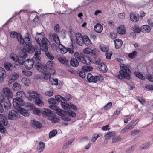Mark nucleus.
I'll return each mask as SVG.
<instances>
[{
    "mask_svg": "<svg viewBox=\"0 0 153 153\" xmlns=\"http://www.w3.org/2000/svg\"><path fill=\"white\" fill-rule=\"evenodd\" d=\"M37 42L40 45V49L43 51L45 52V54L48 58L52 60L54 59V57L48 51V46L50 45V41L47 38H44L43 40V42L41 45V42L42 41L39 39V38H36Z\"/></svg>",
    "mask_w": 153,
    "mask_h": 153,
    "instance_id": "nucleus-2",
    "label": "nucleus"
},
{
    "mask_svg": "<svg viewBox=\"0 0 153 153\" xmlns=\"http://www.w3.org/2000/svg\"><path fill=\"white\" fill-rule=\"evenodd\" d=\"M31 123L37 128H39L41 127L42 124L39 122L33 120H31Z\"/></svg>",
    "mask_w": 153,
    "mask_h": 153,
    "instance_id": "nucleus-33",
    "label": "nucleus"
},
{
    "mask_svg": "<svg viewBox=\"0 0 153 153\" xmlns=\"http://www.w3.org/2000/svg\"><path fill=\"white\" fill-rule=\"evenodd\" d=\"M79 75L82 78H85L86 76L85 71H80L79 73Z\"/></svg>",
    "mask_w": 153,
    "mask_h": 153,
    "instance_id": "nucleus-62",
    "label": "nucleus"
},
{
    "mask_svg": "<svg viewBox=\"0 0 153 153\" xmlns=\"http://www.w3.org/2000/svg\"><path fill=\"white\" fill-rule=\"evenodd\" d=\"M120 66L121 69L119 71L117 77L121 79L124 78L129 79L130 78V74H131V71L128 67L123 64H121Z\"/></svg>",
    "mask_w": 153,
    "mask_h": 153,
    "instance_id": "nucleus-3",
    "label": "nucleus"
},
{
    "mask_svg": "<svg viewBox=\"0 0 153 153\" xmlns=\"http://www.w3.org/2000/svg\"><path fill=\"white\" fill-rule=\"evenodd\" d=\"M49 120L53 123H57L59 121L58 117L55 115V112L53 116L49 117Z\"/></svg>",
    "mask_w": 153,
    "mask_h": 153,
    "instance_id": "nucleus-30",
    "label": "nucleus"
},
{
    "mask_svg": "<svg viewBox=\"0 0 153 153\" xmlns=\"http://www.w3.org/2000/svg\"><path fill=\"white\" fill-rule=\"evenodd\" d=\"M50 36H52L56 43L58 45L60 43V42L58 36L56 34H53L50 35Z\"/></svg>",
    "mask_w": 153,
    "mask_h": 153,
    "instance_id": "nucleus-32",
    "label": "nucleus"
},
{
    "mask_svg": "<svg viewBox=\"0 0 153 153\" xmlns=\"http://www.w3.org/2000/svg\"><path fill=\"white\" fill-rule=\"evenodd\" d=\"M55 100H56L57 101L60 102L61 104V102H63L62 101V100L66 102V100L65 98H64L62 97L60 95H56L55 97Z\"/></svg>",
    "mask_w": 153,
    "mask_h": 153,
    "instance_id": "nucleus-39",
    "label": "nucleus"
},
{
    "mask_svg": "<svg viewBox=\"0 0 153 153\" xmlns=\"http://www.w3.org/2000/svg\"><path fill=\"white\" fill-rule=\"evenodd\" d=\"M0 124L4 126L7 125L8 124V121L6 118L2 114H0Z\"/></svg>",
    "mask_w": 153,
    "mask_h": 153,
    "instance_id": "nucleus-21",
    "label": "nucleus"
},
{
    "mask_svg": "<svg viewBox=\"0 0 153 153\" xmlns=\"http://www.w3.org/2000/svg\"><path fill=\"white\" fill-rule=\"evenodd\" d=\"M21 86L18 83H16L13 84V89L15 91H17L21 88Z\"/></svg>",
    "mask_w": 153,
    "mask_h": 153,
    "instance_id": "nucleus-42",
    "label": "nucleus"
},
{
    "mask_svg": "<svg viewBox=\"0 0 153 153\" xmlns=\"http://www.w3.org/2000/svg\"><path fill=\"white\" fill-rule=\"evenodd\" d=\"M17 113L13 110L10 111L8 114V119L10 120H15L18 117Z\"/></svg>",
    "mask_w": 153,
    "mask_h": 153,
    "instance_id": "nucleus-16",
    "label": "nucleus"
},
{
    "mask_svg": "<svg viewBox=\"0 0 153 153\" xmlns=\"http://www.w3.org/2000/svg\"><path fill=\"white\" fill-rule=\"evenodd\" d=\"M28 93L30 97L29 99L30 101L32 100L31 99V98L35 100V104L39 106H42L44 105L43 102L40 99V95L37 92L30 90L29 91Z\"/></svg>",
    "mask_w": 153,
    "mask_h": 153,
    "instance_id": "nucleus-5",
    "label": "nucleus"
},
{
    "mask_svg": "<svg viewBox=\"0 0 153 153\" xmlns=\"http://www.w3.org/2000/svg\"><path fill=\"white\" fill-rule=\"evenodd\" d=\"M36 59L35 56L33 57L32 59H28L25 61V67L28 70L31 69L33 66L34 64L36 63Z\"/></svg>",
    "mask_w": 153,
    "mask_h": 153,
    "instance_id": "nucleus-8",
    "label": "nucleus"
},
{
    "mask_svg": "<svg viewBox=\"0 0 153 153\" xmlns=\"http://www.w3.org/2000/svg\"><path fill=\"white\" fill-rule=\"evenodd\" d=\"M44 33L43 32H42L40 33H38V32H37L36 33V36L35 37V39L36 41V42L38 43V44L40 46V45H39V44L37 42V40L36 39V38H39V40H41L42 42H41V45H42V42H43V40L44 38H45L44 37Z\"/></svg>",
    "mask_w": 153,
    "mask_h": 153,
    "instance_id": "nucleus-13",
    "label": "nucleus"
},
{
    "mask_svg": "<svg viewBox=\"0 0 153 153\" xmlns=\"http://www.w3.org/2000/svg\"><path fill=\"white\" fill-rule=\"evenodd\" d=\"M146 79L148 80L153 82V76L150 74H148L146 76Z\"/></svg>",
    "mask_w": 153,
    "mask_h": 153,
    "instance_id": "nucleus-63",
    "label": "nucleus"
},
{
    "mask_svg": "<svg viewBox=\"0 0 153 153\" xmlns=\"http://www.w3.org/2000/svg\"><path fill=\"white\" fill-rule=\"evenodd\" d=\"M3 91L4 95L7 98H10L12 97V93L9 88H3Z\"/></svg>",
    "mask_w": 153,
    "mask_h": 153,
    "instance_id": "nucleus-12",
    "label": "nucleus"
},
{
    "mask_svg": "<svg viewBox=\"0 0 153 153\" xmlns=\"http://www.w3.org/2000/svg\"><path fill=\"white\" fill-rule=\"evenodd\" d=\"M46 67L47 68L50 70H52L55 68V64L53 62L49 61L47 62Z\"/></svg>",
    "mask_w": 153,
    "mask_h": 153,
    "instance_id": "nucleus-31",
    "label": "nucleus"
},
{
    "mask_svg": "<svg viewBox=\"0 0 153 153\" xmlns=\"http://www.w3.org/2000/svg\"><path fill=\"white\" fill-rule=\"evenodd\" d=\"M5 72L4 69L1 67H0V83H2L4 81V75Z\"/></svg>",
    "mask_w": 153,
    "mask_h": 153,
    "instance_id": "nucleus-26",
    "label": "nucleus"
},
{
    "mask_svg": "<svg viewBox=\"0 0 153 153\" xmlns=\"http://www.w3.org/2000/svg\"><path fill=\"white\" fill-rule=\"evenodd\" d=\"M48 102L50 104L55 105L56 104V100L53 98H51L48 100Z\"/></svg>",
    "mask_w": 153,
    "mask_h": 153,
    "instance_id": "nucleus-58",
    "label": "nucleus"
},
{
    "mask_svg": "<svg viewBox=\"0 0 153 153\" xmlns=\"http://www.w3.org/2000/svg\"><path fill=\"white\" fill-rule=\"evenodd\" d=\"M27 106L34 114L39 116L41 115V111L39 109L36 108L33 104L31 103H27Z\"/></svg>",
    "mask_w": 153,
    "mask_h": 153,
    "instance_id": "nucleus-9",
    "label": "nucleus"
},
{
    "mask_svg": "<svg viewBox=\"0 0 153 153\" xmlns=\"http://www.w3.org/2000/svg\"><path fill=\"white\" fill-rule=\"evenodd\" d=\"M130 16V19L132 21L135 22L138 21L139 19L138 17L136 16L134 14H131Z\"/></svg>",
    "mask_w": 153,
    "mask_h": 153,
    "instance_id": "nucleus-40",
    "label": "nucleus"
},
{
    "mask_svg": "<svg viewBox=\"0 0 153 153\" xmlns=\"http://www.w3.org/2000/svg\"><path fill=\"white\" fill-rule=\"evenodd\" d=\"M42 77L45 79L48 80L50 79L51 74L48 72H44L42 74Z\"/></svg>",
    "mask_w": 153,
    "mask_h": 153,
    "instance_id": "nucleus-35",
    "label": "nucleus"
},
{
    "mask_svg": "<svg viewBox=\"0 0 153 153\" xmlns=\"http://www.w3.org/2000/svg\"><path fill=\"white\" fill-rule=\"evenodd\" d=\"M82 69L84 71L88 72L91 71L93 68L90 66H83Z\"/></svg>",
    "mask_w": 153,
    "mask_h": 153,
    "instance_id": "nucleus-49",
    "label": "nucleus"
},
{
    "mask_svg": "<svg viewBox=\"0 0 153 153\" xmlns=\"http://www.w3.org/2000/svg\"><path fill=\"white\" fill-rule=\"evenodd\" d=\"M24 40V43H25L26 45H30L31 44L32 40L31 36L28 33L26 34Z\"/></svg>",
    "mask_w": 153,
    "mask_h": 153,
    "instance_id": "nucleus-17",
    "label": "nucleus"
},
{
    "mask_svg": "<svg viewBox=\"0 0 153 153\" xmlns=\"http://www.w3.org/2000/svg\"><path fill=\"white\" fill-rule=\"evenodd\" d=\"M61 105L62 107L65 110H63V113L64 114V116L67 117L66 116L67 115L72 117H74L76 116V113L74 111L70 110L71 108L73 109L74 110H76L77 108L75 105L67 104L65 102H61Z\"/></svg>",
    "mask_w": 153,
    "mask_h": 153,
    "instance_id": "nucleus-1",
    "label": "nucleus"
},
{
    "mask_svg": "<svg viewBox=\"0 0 153 153\" xmlns=\"http://www.w3.org/2000/svg\"><path fill=\"white\" fill-rule=\"evenodd\" d=\"M117 31L119 34L123 35L126 33V29L124 26L121 25L117 28Z\"/></svg>",
    "mask_w": 153,
    "mask_h": 153,
    "instance_id": "nucleus-15",
    "label": "nucleus"
},
{
    "mask_svg": "<svg viewBox=\"0 0 153 153\" xmlns=\"http://www.w3.org/2000/svg\"><path fill=\"white\" fill-rule=\"evenodd\" d=\"M101 135V134H94L91 139V141L94 142Z\"/></svg>",
    "mask_w": 153,
    "mask_h": 153,
    "instance_id": "nucleus-43",
    "label": "nucleus"
},
{
    "mask_svg": "<svg viewBox=\"0 0 153 153\" xmlns=\"http://www.w3.org/2000/svg\"><path fill=\"white\" fill-rule=\"evenodd\" d=\"M55 112L51 111L49 109H47L44 111L42 113V114L44 117H46V116L49 117L54 115Z\"/></svg>",
    "mask_w": 153,
    "mask_h": 153,
    "instance_id": "nucleus-14",
    "label": "nucleus"
},
{
    "mask_svg": "<svg viewBox=\"0 0 153 153\" xmlns=\"http://www.w3.org/2000/svg\"><path fill=\"white\" fill-rule=\"evenodd\" d=\"M115 135V133L114 131L108 132L105 136L106 139L107 140L109 139L110 138L114 137Z\"/></svg>",
    "mask_w": 153,
    "mask_h": 153,
    "instance_id": "nucleus-37",
    "label": "nucleus"
},
{
    "mask_svg": "<svg viewBox=\"0 0 153 153\" xmlns=\"http://www.w3.org/2000/svg\"><path fill=\"white\" fill-rule=\"evenodd\" d=\"M16 98L18 99H14L13 100V104L14 107L23 106L24 103L23 99L25 97V94L22 91L18 92L16 94Z\"/></svg>",
    "mask_w": 153,
    "mask_h": 153,
    "instance_id": "nucleus-4",
    "label": "nucleus"
},
{
    "mask_svg": "<svg viewBox=\"0 0 153 153\" xmlns=\"http://www.w3.org/2000/svg\"><path fill=\"white\" fill-rule=\"evenodd\" d=\"M78 60L76 59H75L74 58H72L70 62L71 65L74 67L78 66L79 65V63Z\"/></svg>",
    "mask_w": 153,
    "mask_h": 153,
    "instance_id": "nucleus-28",
    "label": "nucleus"
},
{
    "mask_svg": "<svg viewBox=\"0 0 153 153\" xmlns=\"http://www.w3.org/2000/svg\"><path fill=\"white\" fill-rule=\"evenodd\" d=\"M22 82L26 86H28L30 83V80L25 77H23L22 79Z\"/></svg>",
    "mask_w": 153,
    "mask_h": 153,
    "instance_id": "nucleus-36",
    "label": "nucleus"
},
{
    "mask_svg": "<svg viewBox=\"0 0 153 153\" xmlns=\"http://www.w3.org/2000/svg\"><path fill=\"white\" fill-rule=\"evenodd\" d=\"M45 148V143L43 142H40L37 147V151L39 152H41Z\"/></svg>",
    "mask_w": 153,
    "mask_h": 153,
    "instance_id": "nucleus-27",
    "label": "nucleus"
},
{
    "mask_svg": "<svg viewBox=\"0 0 153 153\" xmlns=\"http://www.w3.org/2000/svg\"><path fill=\"white\" fill-rule=\"evenodd\" d=\"M100 48L104 52H106V53L108 50V47L103 45H100Z\"/></svg>",
    "mask_w": 153,
    "mask_h": 153,
    "instance_id": "nucleus-45",
    "label": "nucleus"
},
{
    "mask_svg": "<svg viewBox=\"0 0 153 153\" xmlns=\"http://www.w3.org/2000/svg\"><path fill=\"white\" fill-rule=\"evenodd\" d=\"M11 59L15 62H17L18 60L19 57L16 54H13L10 55Z\"/></svg>",
    "mask_w": 153,
    "mask_h": 153,
    "instance_id": "nucleus-51",
    "label": "nucleus"
},
{
    "mask_svg": "<svg viewBox=\"0 0 153 153\" xmlns=\"http://www.w3.org/2000/svg\"><path fill=\"white\" fill-rule=\"evenodd\" d=\"M27 56V54L26 52H25L24 51H22L20 55V57L22 59L26 58Z\"/></svg>",
    "mask_w": 153,
    "mask_h": 153,
    "instance_id": "nucleus-59",
    "label": "nucleus"
},
{
    "mask_svg": "<svg viewBox=\"0 0 153 153\" xmlns=\"http://www.w3.org/2000/svg\"><path fill=\"white\" fill-rule=\"evenodd\" d=\"M79 60L82 63L87 65H89L91 62V59L87 56H80Z\"/></svg>",
    "mask_w": 153,
    "mask_h": 153,
    "instance_id": "nucleus-11",
    "label": "nucleus"
},
{
    "mask_svg": "<svg viewBox=\"0 0 153 153\" xmlns=\"http://www.w3.org/2000/svg\"><path fill=\"white\" fill-rule=\"evenodd\" d=\"M58 60L62 63L69 65V63L68 60L65 57H61L58 58Z\"/></svg>",
    "mask_w": 153,
    "mask_h": 153,
    "instance_id": "nucleus-25",
    "label": "nucleus"
},
{
    "mask_svg": "<svg viewBox=\"0 0 153 153\" xmlns=\"http://www.w3.org/2000/svg\"><path fill=\"white\" fill-rule=\"evenodd\" d=\"M99 68L102 72L104 73H105L107 71L106 66L104 63H101L100 64Z\"/></svg>",
    "mask_w": 153,
    "mask_h": 153,
    "instance_id": "nucleus-34",
    "label": "nucleus"
},
{
    "mask_svg": "<svg viewBox=\"0 0 153 153\" xmlns=\"http://www.w3.org/2000/svg\"><path fill=\"white\" fill-rule=\"evenodd\" d=\"M24 50L30 53H32L35 51L34 47L31 44L30 45H27Z\"/></svg>",
    "mask_w": 153,
    "mask_h": 153,
    "instance_id": "nucleus-18",
    "label": "nucleus"
},
{
    "mask_svg": "<svg viewBox=\"0 0 153 153\" xmlns=\"http://www.w3.org/2000/svg\"><path fill=\"white\" fill-rule=\"evenodd\" d=\"M19 106V107H15V108H19V111L20 113L22 115L24 116H29V113L28 112V111L27 110H25L24 108H21Z\"/></svg>",
    "mask_w": 153,
    "mask_h": 153,
    "instance_id": "nucleus-20",
    "label": "nucleus"
},
{
    "mask_svg": "<svg viewBox=\"0 0 153 153\" xmlns=\"http://www.w3.org/2000/svg\"><path fill=\"white\" fill-rule=\"evenodd\" d=\"M16 38L20 43L22 44H24V39L23 38L21 34L20 33L18 34Z\"/></svg>",
    "mask_w": 153,
    "mask_h": 153,
    "instance_id": "nucleus-41",
    "label": "nucleus"
},
{
    "mask_svg": "<svg viewBox=\"0 0 153 153\" xmlns=\"http://www.w3.org/2000/svg\"><path fill=\"white\" fill-rule=\"evenodd\" d=\"M83 44L84 43L87 46L89 47L91 45V43L89 38L86 36H84Z\"/></svg>",
    "mask_w": 153,
    "mask_h": 153,
    "instance_id": "nucleus-29",
    "label": "nucleus"
},
{
    "mask_svg": "<svg viewBox=\"0 0 153 153\" xmlns=\"http://www.w3.org/2000/svg\"><path fill=\"white\" fill-rule=\"evenodd\" d=\"M13 77L12 79L10 80L8 82L9 83H12V81H13L14 80H15L16 79L18 78L19 77V75L16 73H13L12 74Z\"/></svg>",
    "mask_w": 153,
    "mask_h": 153,
    "instance_id": "nucleus-44",
    "label": "nucleus"
},
{
    "mask_svg": "<svg viewBox=\"0 0 153 153\" xmlns=\"http://www.w3.org/2000/svg\"><path fill=\"white\" fill-rule=\"evenodd\" d=\"M99 77L98 76H92V78L90 82L96 83L99 79Z\"/></svg>",
    "mask_w": 153,
    "mask_h": 153,
    "instance_id": "nucleus-50",
    "label": "nucleus"
},
{
    "mask_svg": "<svg viewBox=\"0 0 153 153\" xmlns=\"http://www.w3.org/2000/svg\"><path fill=\"white\" fill-rule=\"evenodd\" d=\"M94 30L98 33H101L103 30V27L99 23L96 24L94 27Z\"/></svg>",
    "mask_w": 153,
    "mask_h": 153,
    "instance_id": "nucleus-19",
    "label": "nucleus"
},
{
    "mask_svg": "<svg viewBox=\"0 0 153 153\" xmlns=\"http://www.w3.org/2000/svg\"><path fill=\"white\" fill-rule=\"evenodd\" d=\"M19 34V33H17L15 31H13L10 33V37L12 38H17V34Z\"/></svg>",
    "mask_w": 153,
    "mask_h": 153,
    "instance_id": "nucleus-57",
    "label": "nucleus"
},
{
    "mask_svg": "<svg viewBox=\"0 0 153 153\" xmlns=\"http://www.w3.org/2000/svg\"><path fill=\"white\" fill-rule=\"evenodd\" d=\"M145 88L150 90H153V85L146 84L145 86Z\"/></svg>",
    "mask_w": 153,
    "mask_h": 153,
    "instance_id": "nucleus-64",
    "label": "nucleus"
},
{
    "mask_svg": "<svg viewBox=\"0 0 153 153\" xmlns=\"http://www.w3.org/2000/svg\"><path fill=\"white\" fill-rule=\"evenodd\" d=\"M112 105V103L111 102H109L107 104L104 106L105 110H108L110 109Z\"/></svg>",
    "mask_w": 153,
    "mask_h": 153,
    "instance_id": "nucleus-53",
    "label": "nucleus"
},
{
    "mask_svg": "<svg viewBox=\"0 0 153 153\" xmlns=\"http://www.w3.org/2000/svg\"><path fill=\"white\" fill-rule=\"evenodd\" d=\"M11 106V104L9 100L7 99L6 101H5L4 103V108L6 110H8L10 108Z\"/></svg>",
    "mask_w": 153,
    "mask_h": 153,
    "instance_id": "nucleus-38",
    "label": "nucleus"
},
{
    "mask_svg": "<svg viewBox=\"0 0 153 153\" xmlns=\"http://www.w3.org/2000/svg\"><path fill=\"white\" fill-rule=\"evenodd\" d=\"M76 36V40L77 43L80 46H82L83 45L84 36L82 37L80 33H77Z\"/></svg>",
    "mask_w": 153,
    "mask_h": 153,
    "instance_id": "nucleus-10",
    "label": "nucleus"
},
{
    "mask_svg": "<svg viewBox=\"0 0 153 153\" xmlns=\"http://www.w3.org/2000/svg\"><path fill=\"white\" fill-rule=\"evenodd\" d=\"M84 53L87 54H90L92 52V50L89 48H86L83 50Z\"/></svg>",
    "mask_w": 153,
    "mask_h": 153,
    "instance_id": "nucleus-54",
    "label": "nucleus"
},
{
    "mask_svg": "<svg viewBox=\"0 0 153 153\" xmlns=\"http://www.w3.org/2000/svg\"><path fill=\"white\" fill-rule=\"evenodd\" d=\"M22 73L24 74L25 76H30L32 74V72L30 71H22Z\"/></svg>",
    "mask_w": 153,
    "mask_h": 153,
    "instance_id": "nucleus-61",
    "label": "nucleus"
},
{
    "mask_svg": "<svg viewBox=\"0 0 153 153\" xmlns=\"http://www.w3.org/2000/svg\"><path fill=\"white\" fill-rule=\"evenodd\" d=\"M150 27L147 25H144L141 28V30L144 33H148L150 30Z\"/></svg>",
    "mask_w": 153,
    "mask_h": 153,
    "instance_id": "nucleus-23",
    "label": "nucleus"
},
{
    "mask_svg": "<svg viewBox=\"0 0 153 153\" xmlns=\"http://www.w3.org/2000/svg\"><path fill=\"white\" fill-rule=\"evenodd\" d=\"M4 66L6 70L8 71H11L13 68L12 64L10 62H5L4 64Z\"/></svg>",
    "mask_w": 153,
    "mask_h": 153,
    "instance_id": "nucleus-24",
    "label": "nucleus"
},
{
    "mask_svg": "<svg viewBox=\"0 0 153 153\" xmlns=\"http://www.w3.org/2000/svg\"><path fill=\"white\" fill-rule=\"evenodd\" d=\"M121 138L120 136H118L116 137L113 138L112 139V143H114L120 141Z\"/></svg>",
    "mask_w": 153,
    "mask_h": 153,
    "instance_id": "nucleus-52",
    "label": "nucleus"
},
{
    "mask_svg": "<svg viewBox=\"0 0 153 153\" xmlns=\"http://www.w3.org/2000/svg\"><path fill=\"white\" fill-rule=\"evenodd\" d=\"M50 108L51 109L55 110L57 114L60 116L62 117V119L66 121H69L70 120V119L67 117L64 116V114L63 113V110L53 105H51L49 106Z\"/></svg>",
    "mask_w": 153,
    "mask_h": 153,
    "instance_id": "nucleus-7",
    "label": "nucleus"
},
{
    "mask_svg": "<svg viewBox=\"0 0 153 153\" xmlns=\"http://www.w3.org/2000/svg\"><path fill=\"white\" fill-rule=\"evenodd\" d=\"M41 52L39 50H36L35 53V56L36 58V62L35 66L37 70L40 72H42L43 70L44 69V66L39 63L38 61L40 60L41 57L40 55H41Z\"/></svg>",
    "mask_w": 153,
    "mask_h": 153,
    "instance_id": "nucleus-6",
    "label": "nucleus"
},
{
    "mask_svg": "<svg viewBox=\"0 0 153 153\" xmlns=\"http://www.w3.org/2000/svg\"><path fill=\"white\" fill-rule=\"evenodd\" d=\"M49 80L53 85H56L58 84V79L57 78H55L54 79L53 78H50Z\"/></svg>",
    "mask_w": 153,
    "mask_h": 153,
    "instance_id": "nucleus-55",
    "label": "nucleus"
},
{
    "mask_svg": "<svg viewBox=\"0 0 153 153\" xmlns=\"http://www.w3.org/2000/svg\"><path fill=\"white\" fill-rule=\"evenodd\" d=\"M128 130H129L127 126H126L123 129L120 131V134H123L127 132Z\"/></svg>",
    "mask_w": 153,
    "mask_h": 153,
    "instance_id": "nucleus-60",
    "label": "nucleus"
},
{
    "mask_svg": "<svg viewBox=\"0 0 153 153\" xmlns=\"http://www.w3.org/2000/svg\"><path fill=\"white\" fill-rule=\"evenodd\" d=\"M136 124L137 123H136L135 121H133L129 123L127 126L128 127V128L130 130L132 129Z\"/></svg>",
    "mask_w": 153,
    "mask_h": 153,
    "instance_id": "nucleus-48",
    "label": "nucleus"
},
{
    "mask_svg": "<svg viewBox=\"0 0 153 153\" xmlns=\"http://www.w3.org/2000/svg\"><path fill=\"white\" fill-rule=\"evenodd\" d=\"M115 47L116 49L120 48L122 45L123 42L122 40L120 39H116L114 41Z\"/></svg>",
    "mask_w": 153,
    "mask_h": 153,
    "instance_id": "nucleus-22",
    "label": "nucleus"
},
{
    "mask_svg": "<svg viewBox=\"0 0 153 153\" xmlns=\"http://www.w3.org/2000/svg\"><path fill=\"white\" fill-rule=\"evenodd\" d=\"M57 131L56 130H53L51 131L49 133V137L51 138L55 136L57 134Z\"/></svg>",
    "mask_w": 153,
    "mask_h": 153,
    "instance_id": "nucleus-47",
    "label": "nucleus"
},
{
    "mask_svg": "<svg viewBox=\"0 0 153 153\" xmlns=\"http://www.w3.org/2000/svg\"><path fill=\"white\" fill-rule=\"evenodd\" d=\"M137 53L136 51H133L132 52L128 54V57L130 58H133L135 57V56L137 55Z\"/></svg>",
    "mask_w": 153,
    "mask_h": 153,
    "instance_id": "nucleus-56",
    "label": "nucleus"
},
{
    "mask_svg": "<svg viewBox=\"0 0 153 153\" xmlns=\"http://www.w3.org/2000/svg\"><path fill=\"white\" fill-rule=\"evenodd\" d=\"M134 75L139 79L142 80H144L145 79V77L142 74H140V73L135 72L134 73Z\"/></svg>",
    "mask_w": 153,
    "mask_h": 153,
    "instance_id": "nucleus-46",
    "label": "nucleus"
}]
</instances>
